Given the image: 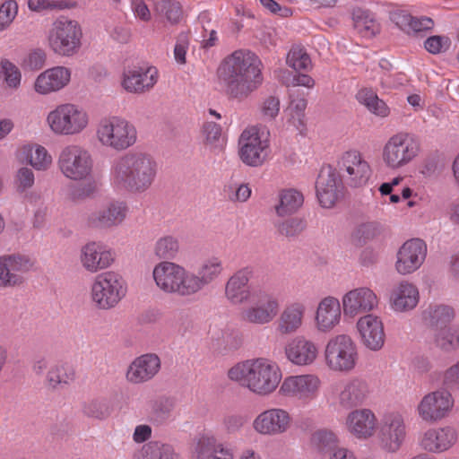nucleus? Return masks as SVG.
I'll list each match as a JSON object with an SVG mask.
<instances>
[{"label": "nucleus", "instance_id": "1", "mask_svg": "<svg viewBox=\"0 0 459 459\" xmlns=\"http://www.w3.org/2000/svg\"><path fill=\"white\" fill-rule=\"evenodd\" d=\"M263 69L256 54L246 49L235 50L218 65L217 82L229 99L243 101L263 84Z\"/></svg>", "mask_w": 459, "mask_h": 459}, {"label": "nucleus", "instance_id": "2", "mask_svg": "<svg viewBox=\"0 0 459 459\" xmlns=\"http://www.w3.org/2000/svg\"><path fill=\"white\" fill-rule=\"evenodd\" d=\"M158 170V163L150 154L128 152L112 162L110 185L118 193L141 195L152 188Z\"/></svg>", "mask_w": 459, "mask_h": 459}, {"label": "nucleus", "instance_id": "3", "mask_svg": "<svg viewBox=\"0 0 459 459\" xmlns=\"http://www.w3.org/2000/svg\"><path fill=\"white\" fill-rule=\"evenodd\" d=\"M230 380L258 396H269L280 387L282 373L279 365L264 357L239 361L229 368Z\"/></svg>", "mask_w": 459, "mask_h": 459}, {"label": "nucleus", "instance_id": "4", "mask_svg": "<svg viewBox=\"0 0 459 459\" xmlns=\"http://www.w3.org/2000/svg\"><path fill=\"white\" fill-rule=\"evenodd\" d=\"M57 168L65 178L84 181L74 190L76 197H88L98 191L99 184L91 178L94 159L91 152L84 146L71 143L63 147L57 157Z\"/></svg>", "mask_w": 459, "mask_h": 459}, {"label": "nucleus", "instance_id": "5", "mask_svg": "<svg viewBox=\"0 0 459 459\" xmlns=\"http://www.w3.org/2000/svg\"><path fill=\"white\" fill-rule=\"evenodd\" d=\"M46 125L55 135L74 136L90 126L91 117L82 106L74 102L56 105L46 117Z\"/></svg>", "mask_w": 459, "mask_h": 459}, {"label": "nucleus", "instance_id": "6", "mask_svg": "<svg viewBox=\"0 0 459 459\" xmlns=\"http://www.w3.org/2000/svg\"><path fill=\"white\" fill-rule=\"evenodd\" d=\"M95 136L103 148L124 152L136 143L138 133L132 122L125 117L113 116L100 120Z\"/></svg>", "mask_w": 459, "mask_h": 459}, {"label": "nucleus", "instance_id": "7", "mask_svg": "<svg viewBox=\"0 0 459 459\" xmlns=\"http://www.w3.org/2000/svg\"><path fill=\"white\" fill-rule=\"evenodd\" d=\"M324 359L330 371L351 373L359 363L358 346L350 335L337 334L327 341L324 350Z\"/></svg>", "mask_w": 459, "mask_h": 459}, {"label": "nucleus", "instance_id": "8", "mask_svg": "<svg viewBox=\"0 0 459 459\" xmlns=\"http://www.w3.org/2000/svg\"><path fill=\"white\" fill-rule=\"evenodd\" d=\"M82 30L79 22L67 17L56 19L47 34L50 50L60 56H72L82 47Z\"/></svg>", "mask_w": 459, "mask_h": 459}, {"label": "nucleus", "instance_id": "9", "mask_svg": "<svg viewBox=\"0 0 459 459\" xmlns=\"http://www.w3.org/2000/svg\"><path fill=\"white\" fill-rule=\"evenodd\" d=\"M127 283L125 278L114 271L98 274L91 286V299L94 306L102 310L116 307L126 296Z\"/></svg>", "mask_w": 459, "mask_h": 459}, {"label": "nucleus", "instance_id": "10", "mask_svg": "<svg viewBox=\"0 0 459 459\" xmlns=\"http://www.w3.org/2000/svg\"><path fill=\"white\" fill-rule=\"evenodd\" d=\"M420 152V141L408 133L399 132L386 140L381 159L387 169H399L412 162Z\"/></svg>", "mask_w": 459, "mask_h": 459}, {"label": "nucleus", "instance_id": "11", "mask_svg": "<svg viewBox=\"0 0 459 459\" xmlns=\"http://www.w3.org/2000/svg\"><path fill=\"white\" fill-rule=\"evenodd\" d=\"M152 279L157 289L164 294L192 297L188 270L178 263L168 260L159 262L152 269Z\"/></svg>", "mask_w": 459, "mask_h": 459}, {"label": "nucleus", "instance_id": "12", "mask_svg": "<svg viewBox=\"0 0 459 459\" xmlns=\"http://www.w3.org/2000/svg\"><path fill=\"white\" fill-rule=\"evenodd\" d=\"M270 133L257 126L246 128L238 139V156L249 167H260L270 154Z\"/></svg>", "mask_w": 459, "mask_h": 459}, {"label": "nucleus", "instance_id": "13", "mask_svg": "<svg viewBox=\"0 0 459 459\" xmlns=\"http://www.w3.org/2000/svg\"><path fill=\"white\" fill-rule=\"evenodd\" d=\"M455 400L446 388L426 393L415 407L417 418L424 423L435 424L447 419L453 412Z\"/></svg>", "mask_w": 459, "mask_h": 459}, {"label": "nucleus", "instance_id": "14", "mask_svg": "<svg viewBox=\"0 0 459 459\" xmlns=\"http://www.w3.org/2000/svg\"><path fill=\"white\" fill-rule=\"evenodd\" d=\"M321 388L322 380L316 374L291 375L281 381L279 394L302 403H309L318 397Z\"/></svg>", "mask_w": 459, "mask_h": 459}, {"label": "nucleus", "instance_id": "15", "mask_svg": "<svg viewBox=\"0 0 459 459\" xmlns=\"http://www.w3.org/2000/svg\"><path fill=\"white\" fill-rule=\"evenodd\" d=\"M377 442L385 453H395L404 444L408 430L404 415L393 411L384 414L378 428Z\"/></svg>", "mask_w": 459, "mask_h": 459}, {"label": "nucleus", "instance_id": "16", "mask_svg": "<svg viewBox=\"0 0 459 459\" xmlns=\"http://www.w3.org/2000/svg\"><path fill=\"white\" fill-rule=\"evenodd\" d=\"M280 301L277 297L264 291L253 292L249 304L240 314V319L255 325H268L273 321L280 311Z\"/></svg>", "mask_w": 459, "mask_h": 459}, {"label": "nucleus", "instance_id": "17", "mask_svg": "<svg viewBox=\"0 0 459 459\" xmlns=\"http://www.w3.org/2000/svg\"><path fill=\"white\" fill-rule=\"evenodd\" d=\"M342 180L351 187L366 186L372 175V169L362 153L357 150L344 152L337 161Z\"/></svg>", "mask_w": 459, "mask_h": 459}, {"label": "nucleus", "instance_id": "18", "mask_svg": "<svg viewBox=\"0 0 459 459\" xmlns=\"http://www.w3.org/2000/svg\"><path fill=\"white\" fill-rule=\"evenodd\" d=\"M292 423L293 419L287 410L273 407L257 414L252 422V428L259 435L273 437L289 431Z\"/></svg>", "mask_w": 459, "mask_h": 459}, {"label": "nucleus", "instance_id": "19", "mask_svg": "<svg viewBox=\"0 0 459 459\" xmlns=\"http://www.w3.org/2000/svg\"><path fill=\"white\" fill-rule=\"evenodd\" d=\"M224 272L222 259L211 255L201 259L194 271H188L192 297L217 281Z\"/></svg>", "mask_w": 459, "mask_h": 459}, {"label": "nucleus", "instance_id": "20", "mask_svg": "<svg viewBox=\"0 0 459 459\" xmlns=\"http://www.w3.org/2000/svg\"><path fill=\"white\" fill-rule=\"evenodd\" d=\"M346 431L354 438L366 441L372 438L378 429V419L370 408L360 407L350 411L344 419Z\"/></svg>", "mask_w": 459, "mask_h": 459}, {"label": "nucleus", "instance_id": "21", "mask_svg": "<svg viewBox=\"0 0 459 459\" xmlns=\"http://www.w3.org/2000/svg\"><path fill=\"white\" fill-rule=\"evenodd\" d=\"M458 439V431L453 426L430 427L420 434L419 446L425 452L442 454L453 448Z\"/></svg>", "mask_w": 459, "mask_h": 459}, {"label": "nucleus", "instance_id": "22", "mask_svg": "<svg viewBox=\"0 0 459 459\" xmlns=\"http://www.w3.org/2000/svg\"><path fill=\"white\" fill-rule=\"evenodd\" d=\"M34 264L22 254L0 255V287H15L23 283L24 274L30 272Z\"/></svg>", "mask_w": 459, "mask_h": 459}, {"label": "nucleus", "instance_id": "23", "mask_svg": "<svg viewBox=\"0 0 459 459\" xmlns=\"http://www.w3.org/2000/svg\"><path fill=\"white\" fill-rule=\"evenodd\" d=\"M379 299L376 292L368 287H359L347 291L342 298V311L345 316L354 318L368 315L377 308Z\"/></svg>", "mask_w": 459, "mask_h": 459}, {"label": "nucleus", "instance_id": "24", "mask_svg": "<svg viewBox=\"0 0 459 459\" xmlns=\"http://www.w3.org/2000/svg\"><path fill=\"white\" fill-rule=\"evenodd\" d=\"M370 396L368 383L359 377H353L343 381L338 389L335 401L338 406L345 410L360 408Z\"/></svg>", "mask_w": 459, "mask_h": 459}, {"label": "nucleus", "instance_id": "25", "mask_svg": "<svg viewBox=\"0 0 459 459\" xmlns=\"http://www.w3.org/2000/svg\"><path fill=\"white\" fill-rule=\"evenodd\" d=\"M82 267L90 273H97L109 268L114 261V252L100 241L84 244L79 253Z\"/></svg>", "mask_w": 459, "mask_h": 459}, {"label": "nucleus", "instance_id": "26", "mask_svg": "<svg viewBox=\"0 0 459 459\" xmlns=\"http://www.w3.org/2000/svg\"><path fill=\"white\" fill-rule=\"evenodd\" d=\"M342 188V180L338 170L332 166L320 169L316 182V197L324 208H332L337 203Z\"/></svg>", "mask_w": 459, "mask_h": 459}, {"label": "nucleus", "instance_id": "27", "mask_svg": "<svg viewBox=\"0 0 459 459\" xmlns=\"http://www.w3.org/2000/svg\"><path fill=\"white\" fill-rule=\"evenodd\" d=\"M284 355L289 363L296 367L314 365L319 357L318 344L304 336L291 338L284 346Z\"/></svg>", "mask_w": 459, "mask_h": 459}, {"label": "nucleus", "instance_id": "28", "mask_svg": "<svg viewBox=\"0 0 459 459\" xmlns=\"http://www.w3.org/2000/svg\"><path fill=\"white\" fill-rule=\"evenodd\" d=\"M159 80L154 66H134L125 69L121 75V87L128 93L142 94L151 91Z\"/></svg>", "mask_w": 459, "mask_h": 459}, {"label": "nucleus", "instance_id": "29", "mask_svg": "<svg viewBox=\"0 0 459 459\" xmlns=\"http://www.w3.org/2000/svg\"><path fill=\"white\" fill-rule=\"evenodd\" d=\"M72 70L56 65L39 73L34 80L33 91L39 96H48L65 89L71 82Z\"/></svg>", "mask_w": 459, "mask_h": 459}, {"label": "nucleus", "instance_id": "30", "mask_svg": "<svg viewBox=\"0 0 459 459\" xmlns=\"http://www.w3.org/2000/svg\"><path fill=\"white\" fill-rule=\"evenodd\" d=\"M427 255V245L420 238L405 241L396 255L395 270L402 275L417 271L424 263Z\"/></svg>", "mask_w": 459, "mask_h": 459}, {"label": "nucleus", "instance_id": "31", "mask_svg": "<svg viewBox=\"0 0 459 459\" xmlns=\"http://www.w3.org/2000/svg\"><path fill=\"white\" fill-rule=\"evenodd\" d=\"M361 343L372 351H380L385 344V333L382 319L373 314L362 316L357 321Z\"/></svg>", "mask_w": 459, "mask_h": 459}, {"label": "nucleus", "instance_id": "32", "mask_svg": "<svg viewBox=\"0 0 459 459\" xmlns=\"http://www.w3.org/2000/svg\"><path fill=\"white\" fill-rule=\"evenodd\" d=\"M193 459H234L233 450L219 441L214 434L204 432L194 441Z\"/></svg>", "mask_w": 459, "mask_h": 459}, {"label": "nucleus", "instance_id": "33", "mask_svg": "<svg viewBox=\"0 0 459 459\" xmlns=\"http://www.w3.org/2000/svg\"><path fill=\"white\" fill-rule=\"evenodd\" d=\"M342 306L339 299L333 296L322 299L315 313V327L319 333L332 332L342 319Z\"/></svg>", "mask_w": 459, "mask_h": 459}, {"label": "nucleus", "instance_id": "34", "mask_svg": "<svg viewBox=\"0 0 459 459\" xmlns=\"http://www.w3.org/2000/svg\"><path fill=\"white\" fill-rule=\"evenodd\" d=\"M128 206L126 202L113 200L101 210L88 217V224L93 228H112L120 225L126 218Z\"/></svg>", "mask_w": 459, "mask_h": 459}, {"label": "nucleus", "instance_id": "35", "mask_svg": "<svg viewBox=\"0 0 459 459\" xmlns=\"http://www.w3.org/2000/svg\"><path fill=\"white\" fill-rule=\"evenodd\" d=\"M251 277L252 271L245 267L238 270L228 279L225 285V297L229 302L240 305L252 298L253 293L248 285Z\"/></svg>", "mask_w": 459, "mask_h": 459}, {"label": "nucleus", "instance_id": "36", "mask_svg": "<svg viewBox=\"0 0 459 459\" xmlns=\"http://www.w3.org/2000/svg\"><path fill=\"white\" fill-rule=\"evenodd\" d=\"M160 368V359L156 354L147 353L136 358L128 367L126 379L141 384L152 379Z\"/></svg>", "mask_w": 459, "mask_h": 459}, {"label": "nucleus", "instance_id": "37", "mask_svg": "<svg viewBox=\"0 0 459 459\" xmlns=\"http://www.w3.org/2000/svg\"><path fill=\"white\" fill-rule=\"evenodd\" d=\"M306 306L301 302H292L285 306L276 322V330L282 335L296 333L303 325Z\"/></svg>", "mask_w": 459, "mask_h": 459}, {"label": "nucleus", "instance_id": "38", "mask_svg": "<svg viewBox=\"0 0 459 459\" xmlns=\"http://www.w3.org/2000/svg\"><path fill=\"white\" fill-rule=\"evenodd\" d=\"M420 293L418 288L409 282L402 281L396 285L390 295V306L395 312H407L418 305Z\"/></svg>", "mask_w": 459, "mask_h": 459}, {"label": "nucleus", "instance_id": "39", "mask_svg": "<svg viewBox=\"0 0 459 459\" xmlns=\"http://www.w3.org/2000/svg\"><path fill=\"white\" fill-rule=\"evenodd\" d=\"M132 459H181V456L169 444L150 441L135 451Z\"/></svg>", "mask_w": 459, "mask_h": 459}, {"label": "nucleus", "instance_id": "40", "mask_svg": "<svg viewBox=\"0 0 459 459\" xmlns=\"http://www.w3.org/2000/svg\"><path fill=\"white\" fill-rule=\"evenodd\" d=\"M20 152L22 160L36 170L45 171L52 164V156L42 145L26 144L21 148Z\"/></svg>", "mask_w": 459, "mask_h": 459}, {"label": "nucleus", "instance_id": "41", "mask_svg": "<svg viewBox=\"0 0 459 459\" xmlns=\"http://www.w3.org/2000/svg\"><path fill=\"white\" fill-rule=\"evenodd\" d=\"M278 198L279 203L275 205V212L281 217L295 213L304 203L303 194L294 188L281 190Z\"/></svg>", "mask_w": 459, "mask_h": 459}, {"label": "nucleus", "instance_id": "42", "mask_svg": "<svg viewBox=\"0 0 459 459\" xmlns=\"http://www.w3.org/2000/svg\"><path fill=\"white\" fill-rule=\"evenodd\" d=\"M74 379L75 371L67 363L55 364L46 377L47 385L54 389L70 385Z\"/></svg>", "mask_w": 459, "mask_h": 459}, {"label": "nucleus", "instance_id": "43", "mask_svg": "<svg viewBox=\"0 0 459 459\" xmlns=\"http://www.w3.org/2000/svg\"><path fill=\"white\" fill-rule=\"evenodd\" d=\"M455 310L445 304L429 306L423 312L424 320L432 326H443L449 324L455 318Z\"/></svg>", "mask_w": 459, "mask_h": 459}, {"label": "nucleus", "instance_id": "44", "mask_svg": "<svg viewBox=\"0 0 459 459\" xmlns=\"http://www.w3.org/2000/svg\"><path fill=\"white\" fill-rule=\"evenodd\" d=\"M435 345L445 352L459 349V326L441 327L434 336Z\"/></svg>", "mask_w": 459, "mask_h": 459}, {"label": "nucleus", "instance_id": "45", "mask_svg": "<svg viewBox=\"0 0 459 459\" xmlns=\"http://www.w3.org/2000/svg\"><path fill=\"white\" fill-rule=\"evenodd\" d=\"M203 143L205 148L214 152H220L225 146L221 136V127L214 122H205L202 128Z\"/></svg>", "mask_w": 459, "mask_h": 459}, {"label": "nucleus", "instance_id": "46", "mask_svg": "<svg viewBox=\"0 0 459 459\" xmlns=\"http://www.w3.org/2000/svg\"><path fill=\"white\" fill-rule=\"evenodd\" d=\"M290 97L291 100L286 110L287 122L301 133L306 128L305 110L307 102L304 97Z\"/></svg>", "mask_w": 459, "mask_h": 459}, {"label": "nucleus", "instance_id": "47", "mask_svg": "<svg viewBox=\"0 0 459 459\" xmlns=\"http://www.w3.org/2000/svg\"><path fill=\"white\" fill-rule=\"evenodd\" d=\"M357 99L359 103L376 116L386 117L390 114V108L385 101L380 100L377 95L370 90L364 89L358 92Z\"/></svg>", "mask_w": 459, "mask_h": 459}, {"label": "nucleus", "instance_id": "48", "mask_svg": "<svg viewBox=\"0 0 459 459\" xmlns=\"http://www.w3.org/2000/svg\"><path fill=\"white\" fill-rule=\"evenodd\" d=\"M179 251L178 239L172 235L159 238L153 246V254L159 259H173Z\"/></svg>", "mask_w": 459, "mask_h": 459}, {"label": "nucleus", "instance_id": "49", "mask_svg": "<svg viewBox=\"0 0 459 459\" xmlns=\"http://www.w3.org/2000/svg\"><path fill=\"white\" fill-rule=\"evenodd\" d=\"M112 411L109 402L105 398H94L85 402L82 405V413L88 418L105 420Z\"/></svg>", "mask_w": 459, "mask_h": 459}, {"label": "nucleus", "instance_id": "50", "mask_svg": "<svg viewBox=\"0 0 459 459\" xmlns=\"http://www.w3.org/2000/svg\"><path fill=\"white\" fill-rule=\"evenodd\" d=\"M338 437L336 434L329 429H317L312 433L310 437L311 446L320 454L330 451L337 446Z\"/></svg>", "mask_w": 459, "mask_h": 459}, {"label": "nucleus", "instance_id": "51", "mask_svg": "<svg viewBox=\"0 0 459 459\" xmlns=\"http://www.w3.org/2000/svg\"><path fill=\"white\" fill-rule=\"evenodd\" d=\"M354 28L361 37L366 39L373 38L380 31L379 23L366 12L355 16Z\"/></svg>", "mask_w": 459, "mask_h": 459}, {"label": "nucleus", "instance_id": "52", "mask_svg": "<svg viewBox=\"0 0 459 459\" xmlns=\"http://www.w3.org/2000/svg\"><path fill=\"white\" fill-rule=\"evenodd\" d=\"M287 65L295 71H309L312 68V61L307 51L299 46L290 48L286 58Z\"/></svg>", "mask_w": 459, "mask_h": 459}, {"label": "nucleus", "instance_id": "53", "mask_svg": "<svg viewBox=\"0 0 459 459\" xmlns=\"http://www.w3.org/2000/svg\"><path fill=\"white\" fill-rule=\"evenodd\" d=\"M0 74L10 88H18L21 84L22 74L19 68L7 59L0 61Z\"/></svg>", "mask_w": 459, "mask_h": 459}, {"label": "nucleus", "instance_id": "54", "mask_svg": "<svg viewBox=\"0 0 459 459\" xmlns=\"http://www.w3.org/2000/svg\"><path fill=\"white\" fill-rule=\"evenodd\" d=\"M381 232V228L377 222H365L359 225L352 233V238L359 244L374 239Z\"/></svg>", "mask_w": 459, "mask_h": 459}, {"label": "nucleus", "instance_id": "55", "mask_svg": "<svg viewBox=\"0 0 459 459\" xmlns=\"http://www.w3.org/2000/svg\"><path fill=\"white\" fill-rule=\"evenodd\" d=\"M281 101L276 96L265 97L259 105L261 116L265 121L274 120L280 113Z\"/></svg>", "mask_w": 459, "mask_h": 459}, {"label": "nucleus", "instance_id": "56", "mask_svg": "<svg viewBox=\"0 0 459 459\" xmlns=\"http://www.w3.org/2000/svg\"><path fill=\"white\" fill-rule=\"evenodd\" d=\"M35 182L33 171L28 167L20 168L14 174L13 185L18 193H24L31 188Z\"/></svg>", "mask_w": 459, "mask_h": 459}, {"label": "nucleus", "instance_id": "57", "mask_svg": "<svg viewBox=\"0 0 459 459\" xmlns=\"http://www.w3.org/2000/svg\"><path fill=\"white\" fill-rule=\"evenodd\" d=\"M18 13V4L14 0H6L0 5V32L7 30Z\"/></svg>", "mask_w": 459, "mask_h": 459}, {"label": "nucleus", "instance_id": "58", "mask_svg": "<svg viewBox=\"0 0 459 459\" xmlns=\"http://www.w3.org/2000/svg\"><path fill=\"white\" fill-rule=\"evenodd\" d=\"M224 193L231 202H247L251 195V188L247 184H229L224 187Z\"/></svg>", "mask_w": 459, "mask_h": 459}, {"label": "nucleus", "instance_id": "59", "mask_svg": "<svg viewBox=\"0 0 459 459\" xmlns=\"http://www.w3.org/2000/svg\"><path fill=\"white\" fill-rule=\"evenodd\" d=\"M47 60V55L44 50L40 48L30 51L22 60V65L26 69L39 70L41 69Z\"/></svg>", "mask_w": 459, "mask_h": 459}, {"label": "nucleus", "instance_id": "60", "mask_svg": "<svg viewBox=\"0 0 459 459\" xmlns=\"http://www.w3.org/2000/svg\"><path fill=\"white\" fill-rule=\"evenodd\" d=\"M306 228V223L302 219L290 218L282 221L278 226L281 234L286 237H293L301 233Z\"/></svg>", "mask_w": 459, "mask_h": 459}, {"label": "nucleus", "instance_id": "61", "mask_svg": "<svg viewBox=\"0 0 459 459\" xmlns=\"http://www.w3.org/2000/svg\"><path fill=\"white\" fill-rule=\"evenodd\" d=\"M389 18L404 32L411 29L410 21H411V14L407 10L395 7L389 12Z\"/></svg>", "mask_w": 459, "mask_h": 459}, {"label": "nucleus", "instance_id": "62", "mask_svg": "<svg viewBox=\"0 0 459 459\" xmlns=\"http://www.w3.org/2000/svg\"><path fill=\"white\" fill-rule=\"evenodd\" d=\"M161 10L166 18L171 22H178L183 14L182 6L178 1H163Z\"/></svg>", "mask_w": 459, "mask_h": 459}, {"label": "nucleus", "instance_id": "63", "mask_svg": "<svg viewBox=\"0 0 459 459\" xmlns=\"http://www.w3.org/2000/svg\"><path fill=\"white\" fill-rule=\"evenodd\" d=\"M442 381L446 387L459 389V359L443 372Z\"/></svg>", "mask_w": 459, "mask_h": 459}, {"label": "nucleus", "instance_id": "64", "mask_svg": "<svg viewBox=\"0 0 459 459\" xmlns=\"http://www.w3.org/2000/svg\"><path fill=\"white\" fill-rule=\"evenodd\" d=\"M450 41L447 37L432 36L426 39L424 47L431 54H439L449 47Z\"/></svg>", "mask_w": 459, "mask_h": 459}]
</instances>
